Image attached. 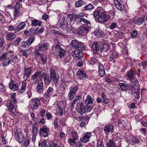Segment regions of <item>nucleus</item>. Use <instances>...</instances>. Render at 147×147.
<instances>
[{
	"instance_id": "680f3d73",
	"label": "nucleus",
	"mask_w": 147,
	"mask_h": 147,
	"mask_svg": "<svg viewBox=\"0 0 147 147\" xmlns=\"http://www.w3.org/2000/svg\"><path fill=\"white\" fill-rule=\"evenodd\" d=\"M21 38H16V40L14 41L13 42V44L15 46H17L19 44L20 42H21Z\"/></svg>"
},
{
	"instance_id": "3c124183",
	"label": "nucleus",
	"mask_w": 147,
	"mask_h": 147,
	"mask_svg": "<svg viewBox=\"0 0 147 147\" xmlns=\"http://www.w3.org/2000/svg\"><path fill=\"white\" fill-rule=\"evenodd\" d=\"M71 135L74 140H77L78 137L77 133L75 131H72L71 132Z\"/></svg>"
},
{
	"instance_id": "c9c22d12",
	"label": "nucleus",
	"mask_w": 147,
	"mask_h": 147,
	"mask_svg": "<svg viewBox=\"0 0 147 147\" xmlns=\"http://www.w3.org/2000/svg\"><path fill=\"white\" fill-rule=\"evenodd\" d=\"M107 147H116V144L113 139H111L109 140L106 144Z\"/></svg>"
},
{
	"instance_id": "a19ab883",
	"label": "nucleus",
	"mask_w": 147,
	"mask_h": 147,
	"mask_svg": "<svg viewBox=\"0 0 147 147\" xmlns=\"http://www.w3.org/2000/svg\"><path fill=\"white\" fill-rule=\"evenodd\" d=\"M98 63V59L95 57H91L89 61V64L92 65H93L96 63Z\"/></svg>"
},
{
	"instance_id": "69168bd1",
	"label": "nucleus",
	"mask_w": 147,
	"mask_h": 147,
	"mask_svg": "<svg viewBox=\"0 0 147 147\" xmlns=\"http://www.w3.org/2000/svg\"><path fill=\"white\" fill-rule=\"evenodd\" d=\"M46 115L47 119L49 120H50L52 117V115L48 111L46 113Z\"/></svg>"
},
{
	"instance_id": "a878e982",
	"label": "nucleus",
	"mask_w": 147,
	"mask_h": 147,
	"mask_svg": "<svg viewBox=\"0 0 147 147\" xmlns=\"http://www.w3.org/2000/svg\"><path fill=\"white\" fill-rule=\"evenodd\" d=\"M54 92V89L53 87L49 86L45 94L44 95V97L45 98H48Z\"/></svg>"
},
{
	"instance_id": "f704fd0d",
	"label": "nucleus",
	"mask_w": 147,
	"mask_h": 147,
	"mask_svg": "<svg viewBox=\"0 0 147 147\" xmlns=\"http://www.w3.org/2000/svg\"><path fill=\"white\" fill-rule=\"evenodd\" d=\"M133 22L137 25H140L144 23L145 22L144 18L142 17L138 18L137 19L133 20Z\"/></svg>"
},
{
	"instance_id": "5fc2aeb1",
	"label": "nucleus",
	"mask_w": 147,
	"mask_h": 147,
	"mask_svg": "<svg viewBox=\"0 0 147 147\" xmlns=\"http://www.w3.org/2000/svg\"><path fill=\"white\" fill-rule=\"evenodd\" d=\"M138 32L136 30H134L131 33V36L132 38H136L138 35Z\"/></svg>"
},
{
	"instance_id": "2eb2a0df",
	"label": "nucleus",
	"mask_w": 147,
	"mask_h": 147,
	"mask_svg": "<svg viewBox=\"0 0 147 147\" xmlns=\"http://www.w3.org/2000/svg\"><path fill=\"white\" fill-rule=\"evenodd\" d=\"M38 130V127L37 123H35L33 124L32 126V140L33 142H35L36 140Z\"/></svg>"
},
{
	"instance_id": "58836bf2",
	"label": "nucleus",
	"mask_w": 147,
	"mask_h": 147,
	"mask_svg": "<svg viewBox=\"0 0 147 147\" xmlns=\"http://www.w3.org/2000/svg\"><path fill=\"white\" fill-rule=\"evenodd\" d=\"M93 98L90 95H88L86 98L85 101V105H91L93 103Z\"/></svg>"
},
{
	"instance_id": "de8ad7c7",
	"label": "nucleus",
	"mask_w": 147,
	"mask_h": 147,
	"mask_svg": "<svg viewBox=\"0 0 147 147\" xmlns=\"http://www.w3.org/2000/svg\"><path fill=\"white\" fill-rule=\"evenodd\" d=\"M75 95L76 94L69 91L67 96L68 99L71 101L72 100Z\"/></svg>"
},
{
	"instance_id": "393cba45",
	"label": "nucleus",
	"mask_w": 147,
	"mask_h": 147,
	"mask_svg": "<svg viewBox=\"0 0 147 147\" xmlns=\"http://www.w3.org/2000/svg\"><path fill=\"white\" fill-rule=\"evenodd\" d=\"M98 69L100 76L101 77H104L105 75V72L104 67L102 64L99 63Z\"/></svg>"
},
{
	"instance_id": "6e6552de",
	"label": "nucleus",
	"mask_w": 147,
	"mask_h": 147,
	"mask_svg": "<svg viewBox=\"0 0 147 147\" xmlns=\"http://www.w3.org/2000/svg\"><path fill=\"white\" fill-rule=\"evenodd\" d=\"M17 102L16 99L13 101L10 100L8 105V110L10 113L14 114L16 112V108L15 104Z\"/></svg>"
},
{
	"instance_id": "052dcab7",
	"label": "nucleus",
	"mask_w": 147,
	"mask_h": 147,
	"mask_svg": "<svg viewBox=\"0 0 147 147\" xmlns=\"http://www.w3.org/2000/svg\"><path fill=\"white\" fill-rule=\"evenodd\" d=\"M47 59V57L45 56L42 55L40 56V59L41 60V61L43 63H46Z\"/></svg>"
},
{
	"instance_id": "4c0bfd02",
	"label": "nucleus",
	"mask_w": 147,
	"mask_h": 147,
	"mask_svg": "<svg viewBox=\"0 0 147 147\" xmlns=\"http://www.w3.org/2000/svg\"><path fill=\"white\" fill-rule=\"evenodd\" d=\"M119 86L121 90L123 91H126L128 88V85L125 83H119Z\"/></svg>"
},
{
	"instance_id": "b1692460",
	"label": "nucleus",
	"mask_w": 147,
	"mask_h": 147,
	"mask_svg": "<svg viewBox=\"0 0 147 147\" xmlns=\"http://www.w3.org/2000/svg\"><path fill=\"white\" fill-rule=\"evenodd\" d=\"M91 133L88 132L85 134V135L81 138L80 139V141L84 143H86L87 142L91 137Z\"/></svg>"
},
{
	"instance_id": "a211bd4d",
	"label": "nucleus",
	"mask_w": 147,
	"mask_h": 147,
	"mask_svg": "<svg viewBox=\"0 0 147 147\" xmlns=\"http://www.w3.org/2000/svg\"><path fill=\"white\" fill-rule=\"evenodd\" d=\"M73 56L77 60L81 59L84 56L82 53L80 51L76 50L73 52Z\"/></svg>"
},
{
	"instance_id": "1a4fd4ad",
	"label": "nucleus",
	"mask_w": 147,
	"mask_h": 147,
	"mask_svg": "<svg viewBox=\"0 0 147 147\" xmlns=\"http://www.w3.org/2000/svg\"><path fill=\"white\" fill-rule=\"evenodd\" d=\"M116 7L120 11H124L125 9L124 2L121 0H113Z\"/></svg>"
},
{
	"instance_id": "e433bc0d",
	"label": "nucleus",
	"mask_w": 147,
	"mask_h": 147,
	"mask_svg": "<svg viewBox=\"0 0 147 147\" xmlns=\"http://www.w3.org/2000/svg\"><path fill=\"white\" fill-rule=\"evenodd\" d=\"M24 141L23 143V145L25 147L28 146L30 143V138L28 136H26L25 139H24Z\"/></svg>"
},
{
	"instance_id": "0eeeda50",
	"label": "nucleus",
	"mask_w": 147,
	"mask_h": 147,
	"mask_svg": "<svg viewBox=\"0 0 147 147\" xmlns=\"http://www.w3.org/2000/svg\"><path fill=\"white\" fill-rule=\"evenodd\" d=\"M90 28L82 26L79 27L77 30V32L80 35L84 36L88 32Z\"/></svg>"
},
{
	"instance_id": "13d9d810",
	"label": "nucleus",
	"mask_w": 147,
	"mask_h": 147,
	"mask_svg": "<svg viewBox=\"0 0 147 147\" xmlns=\"http://www.w3.org/2000/svg\"><path fill=\"white\" fill-rule=\"evenodd\" d=\"M116 124L121 128H123L124 125L121 122L120 120H118L116 122Z\"/></svg>"
},
{
	"instance_id": "423d86ee",
	"label": "nucleus",
	"mask_w": 147,
	"mask_h": 147,
	"mask_svg": "<svg viewBox=\"0 0 147 147\" xmlns=\"http://www.w3.org/2000/svg\"><path fill=\"white\" fill-rule=\"evenodd\" d=\"M100 49L101 50V55L102 57L107 56L108 55V50L109 47L108 43H102Z\"/></svg>"
},
{
	"instance_id": "6ab92c4d",
	"label": "nucleus",
	"mask_w": 147,
	"mask_h": 147,
	"mask_svg": "<svg viewBox=\"0 0 147 147\" xmlns=\"http://www.w3.org/2000/svg\"><path fill=\"white\" fill-rule=\"evenodd\" d=\"M43 86L44 84L42 80L41 81L38 82L36 90L38 93H41L43 92L44 90Z\"/></svg>"
},
{
	"instance_id": "79ce46f5",
	"label": "nucleus",
	"mask_w": 147,
	"mask_h": 147,
	"mask_svg": "<svg viewBox=\"0 0 147 147\" xmlns=\"http://www.w3.org/2000/svg\"><path fill=\"white\" fill-rule=\"evenodd\" d=\"M132 141V144L134 145V144H138L139 145L140 141L138 139L134 136L132 137L131 138Z\"/></svg>"
},
{
	"instance_id": "ddd939ff",
	"label": "nucleus",
	"mask_w": 147,
	"mask_h": 147,
	"mask_svg": "<svg viewBox=\"0 0 147 147\" xmlns=\"http://www.w3.org/2000/svg\"><path fill=\"white\" fill-rule=\"evenodd\" d=\"M78 20L77 24L80 23L81 24L83 25V26L90 28L91 24L90 22L83 18L82 16H80Z\"/></svg>"
},
{
	"instance_id": "5701e85b",
	"label": "nucleus",
	"mask_w": 147,
	"mask_h": 147,
	"mask_svg": "<svg viewBox=\"0 0 147 147\" xmlns=\"http://www.w3.org/2000/svg\"><path fill=\"white\" fill-rule=\"evenodd\" d=\"M24 135L21 132H18L15 134L16 139L19 143H22L24 140Z\"/></svg>"
},
{
	"instance_id": "72a5a7b5",
	"label": "nucleus",
	"mask_w": 147,
	"mask_h": 147,
	"mask_svg": "<svg viewBox=\"0 0 147 147\" xmlns=\"http://www.w3.org/2000/svg\"><path fill=\"white\" fill-rule=\"evenodd\" d=\"M26 79H25L22 82V84L21 88L19 90V92L20 93H24L26 88Z\"/></svg>"
},
{
	"instance_id": "e2e57ef3",
	"label": "nucleus",
	"mask_w": 147,
	"mask_h": 147,
	"mask_svg": "<svg viewBox=\"0 0 147 147\" xmlns=\"http://www.w3.org/2000/svg\"><path fill=\"white\" fill-rule=\"evenodd\" d=\"M87 121L86 118H84L82 120V122L80 123V127H83L86 125V121Z\"/></svg>"
},
{
	"instance_id": "603ef678",
	"label": "nucleus",
	"mask_w": 147,
	"mask_h": 147,
	"mask_svg": "<svg viewBox=\"0 0 147 147\" xmlns=\"http://www.w3.org/2000/svg\"><path fill=\"white\" fill-rule=\"evenodd\" d=\"M58 118L57 117L55 118V119L54 121V126L55 129H58L59 127L58 123Z\"/></svg>"
},
{
	"instance_id": "49530a36",
	"label": "nucleus",
	"mask_w": 147,
	"mask_h": 147,
	"mask_svg": "<svg viewBox=\"0 0 147 147\" xmlns=\"http://www.w3.org/2000/svg\"><path fill=\"white\" fill-rule=\"evenodd\" d=\"M92 109V107L90 105H85V106L84 105L85 112H89Z\"/></svg>"
},
{
	"instance_id": "bb28decb",
	"label": "nucleus",
	"mask_w": 147,
	"mask_h": 147,
	"mask_svg": "<svg viewBox=\"0 0 147 147\" xmlns=\"http://www.w3.org/2000/svg\"><path fill=\"white\" fill-rule=\"evenodd\" d=\"M26 26V24L25 22H22L20 23L15 28V33L23 30Z\"/></svg>"
},
{
	"instance_id": "338daca9",
	"label": "nucleus",
	"mask_w": 147,
	"mask_h": 147,
	"mask_svg": "<svg viewBox=\"0 0 147 147\" xmlns=\"http://www.w3.org/2000/svg\"><path fill=\"white\" fill-rule=\"evenodd\" d=\"M8 30L10 31H14L15 32V28L14 26L12 25H10L9 26L8 28Z\"/></svg>"
},
{
	"instance_id": "20e7f679",
	"label": "nucleus",
	"mask_w": 147,
	"mask_h": 147,
	"mask_svg": "<svg viewBox=\"0 0 147 147\" xmlns=\"http://www.w3.org/2000/svg\"><path fill=\"white\" fill-rule=\"evenodd\" d=\"M55 52L57 55L58 58L64 57L65 54V51L64 49L62 48L60 45H56L55 46Z\"/></svg>"
},
{
	"instance_id": "7c9ffc66",
	"label": "nucleus",
	"mask_w": 147,
	"mask_h": 147,
	"mask_svg": "<svg viewBox=\"0 0 147 147\" xmlns=\"http://www.w3.org/2000/svg\"><path fill=\"white\" fill-rule=\"evenodd\" d=\"M16 36L13 33L9 32L7 34L6 38L8 40H12L16 37Z\"/></svg>"
},
{
	"instance_id": "f8f14e48",
	"label": "nucleus",
	"mask_w": 147,
	"mask_h": 147,
	"mask_svg": "<svg viewBox=\"0 0 147 147\" xmlns=\"http://www.w3.org/2000/svg\"><path fill=\"white\" fill-rule=\"evenodd\" d=\"M48 46L49 44L47 43H44L42 44L38 45L36 47L35 49V51L36 53V55H39L40 54L38 52L47 49Z\"/></svg>"
},
{
	"instance_id": "8fccbe9b",
	"label": "nucleus",
	"mask_w": 147,
	"mask_h": 147,
	"mask_svg": "<svg viewBox=\"0 0 147 147\" xmlns=\"http://www.w3.org/2000/svg\"><path fill=\"white\" fill-rule=\"evenodd\" d=\"M94 7V6L93 5L91 4H89L84 7V8L86 10H90L93 9Z\"/></svg>"
},
{
	"instance_id": "774afa93",
	"label": "nucleus",
	"mask_w": 147,
	"mask_h": 147,
	"mask_svg": "<svg viewBox=\"0 0 147 147\" xmlns=\"http://www.w3.org/2000/svg\"><path fill=\"white\" fill-rule=\"evenodd\" d=\"M131 93L132 94H134V96H135L136 98H139L140 96V95L139 94L138 92H135L134 93H133V92H132Z\"/></svg>"
},
{
	"instance_id": "cd10ccee",
	"label": "nucleus",
	"mask_w": 147,
	"mask_h": 147,
	"mask_svg": "<svg viewBox=\"0 0 147 147\" xmlns=\"http://www.w3.org/2000/svg\"><path fill=\"white\" fill-rule=\"evenodd\" d=\"M126 76L127 77V79L130 80L132 82H133V80L135 77L134 76V71L131 69H130L126 73Z\"/></svg>"
},
{
	"instance_id": "37998d69",
	"label": "nucleus",
	"mask_w": 147,
	"mask_h": 147,
	"mask_svg": "<svg viewBox=\"0 0 147 147\" xmlns=\"http://www.w3.org/2000/svg\"><path fill=\"white\" fill-rule=\"evenodd\" d=\"M84 4V1L82 0H79L76 1L75 3V6L76 7H81Z\"/></svg>"
},
{
	"instance_id": "2f4dec72",
	"label": "nucleus",
	"mask_w": 147,
	"mask_h": 147,
	"mask_svg": "<svg viewBox=\"0 0 147 147\" xmlns=\"http://www.w3.org/2000/svg\"><path fill=\"white\" fill-rule=\"evenodd\" d=\"M13 62V61L12 59V58L11 59L7 57L4 59L2 63V65L3 66H7L9 64Z\"/></svg>"
},
{
	"instance_id": "c03bdc74",
	"label": "nucleus",
	"mask_w": 147,
	"mask_h": 147,
	"mask_svg": "<svg viewBox=\"0 0 147 147\" xmlns=\"http://www.w3.org/2000/svg\"><path fill=\"white\" fill-rule=\"evenodd\" d=\"M59 26L61 28L65 29L67 27V22L63 20L62 22L60 24Z\"/></svg>"
},
{
	"instance_id": "864d4df0",
	"label": "nucleus",
	"mask_w": 147,
	"mask_h": 147,
	"mask_svg": "<svg viewBox=\"0 0 147 147\" xmlns=\"http://www.w3.org/2000/svg\"><path fill=\"white\" fill-rule=\"evenodd\" d=\"M35 39V37L33 36H31L30 38L27 41L29 44L30 45L34 41Z\"/></svg>"
},
{
	"instance_id": "aec40b11",
	"label": "nucleus",
	"mask_w": 147,
	"mask_h": 147,
	"mask_svg": "<svg viewBox=\"0 0 147 147\" xmlns=\"http://www.w3.org/2000/svg\"><path fill=\"white\" fill-rule=\"evenodd\" d=\"M91 50L92 51L94 55L97 54L99 51V45L97 41H95L93 43L91 47Z\"/></svg>"
},
{
	"instance_id": "39448f33",
	"label": "nucleus",
	"mask_w": 147,
	"mask_h": 147,
	"mask_svg": "<svg viewBox=\"0 0 147 147\" xmlns=\"http://www.w3.org/2000/svg\"><path fill=\"white\" fill-rule=\"evenodd\" d=\"M40 103V101L38 98H34L30 101V106L32 111L36 110Z\"/></svg>"
},
{
	"instance_id": "7ed1b4c3",
	"label": "nucleus",
	"mask_w": 147,
	"mask_h": 147,
	"mask_svg": "<svg viewBox=\"0 0 147 147\" xmlns=\"http://www.w3.org/2000/svg\"><path fill=\"white\" fill-rule=\"evenodd\" d=\"M49 71L50 76L53 79V81L55 84L58 83L59 79V77L57 74L56 71L53 68L50 67Z\"/></svg>"
},
{
	"instance_id": "4d7b16f0",
	"label": "nucleus",
	"mask_w": 147,
	"mask_h": 147,
	"mask_svg": "<svg viewBox=\"0 0 147 147\" xmlns=\"http://www.w3.org/2000/svg\"><path fill=\"white\" fill-rule=\"evenodd\" d=\"M22 47L24 48L28 47L30 45L29 44L27 41L26 42L23 41L22 42Z\"/></svg>"
},
{
	"instance_id": "bf43d9fd",
	"label": "nucleus",
	"mask_w": 147,
	"mask_h": 147,
	"mask_svg": "<svg viewBox=\"0 0 147 147\" xmlns=\"http://www.w3.org/2000/svg\"><path fill=\"white\" fill-rule=\"evenodd\" d=\"M7 53L6 52H5L3 53L1 56H0L1 61H2L3 59H5V58L7 57Z\"/></svg>"
},
{
	"instance_id": "0e129e2a",
	"label": "nucleus",
	"mask_w": 147,
	"mask_h": 147,
	"mask_svg": "<svg viewBox=\"0 0 147 147\" xmlns=\"http://www.w3.org/2000/svg\"><path fill=\"white\" fill-rule=\"evenodd\" d=\"M117 27V24L116 23H112L109 26V28L111 29H113Z\"/></svg>"
},
{
	"instance_id": "4be33fe9",
	"label": "nucleus",
	"mask_w": 147,
	"mask_h": 147,
	"mask_svg": "<svg viewBox=\"0 0 147 147\" xmlns=\"http://www.w3.org/2000/svg\"><path fill=\"white\" fill-rule=\"evenodd\" d=\"M33 68L32 67H30L28 68L25 67L24 69V77H25L26 76V79H27L28 77H30Z\"/></svg>"
},
{
	"instance_id": "a18cd8bd",
	"label": "nucleus",
	"mask_w": 147,
	"mask_h": 147,
	"mask_svg": "<svg viewBox=\"0 0 147 147\" xmlns=\"http://www.w3.org/2000/svg\"><path fill=\"white\" fill-rule=\"evenodd\" d=\"M96 147H104L102 139H100L97 140Z\"/></svg>"
},
{
	"instance_id": "9b49d317",
	"label": "nucleus",
	"mask_w": 147,
	"mask_h": 147,
	"mask_svg": "<svg viewBox=\"0 0 147 147\" xmlns=\"http://www.w3.org/2000/svg\"><path fill=\"white\" fill-rule=\"evenodd\" d=\"M49 131V129L46 125L43 126L40 129L39 134L42 137H46L48 136Z\"/></svg>"
},
{
	"instance_id": "f257e3e1",
	"label": "nucleus",
	"mask_w": 147,
	"mask_h": 147,
	"mask_svg": "<svg viewBox=\"0 0 147 147\" xmlns=\"http://www.w3.org/2000/svg\"><path fill=\"white\" fill-rule=\"evenodd\" d=\"M94 16L101 23H105L109 19L110 16H107L104 12L103 9L98 7L94 12Z\"/></svg>"
},
{
	"instance_id": "412c9836",
	"label": "nucleus",
	"mask_w": 147,
	"mask_h": 147,
	"mask_svg": "<svg viewBox=\"0 0 147 147\" xmlns=\"http://www.w3.org/2000/svg\"><path fill=\"white\" fill-rule=\"evenodd\" d=\"M104 131L107 134L112 133L114 131V126L112 124L107 125L104 128Z\"/></svg>"
},
{
	"instance_id": "f3484780",
	"label": "nucleus",
	"mask_w": 147,
	"mask_h": 147,
	"mask_svg": "<svg viewBox=\"0 0 147 147\" xmlns=\"http://www.w3.org/2000/svg\"><path fill=\"white\" fill-rule=\"evenodd\" d=\"M42 72V71H38L32 76L31 79L32 80L33 84H36L38 80V77L39 76Z\"/></svg>"
},
{
	"instance_id": "c85d7f7f",
	"label": "nucleus",
	"mask_w": 147,
	"mask_h": 147,
	"mask_svg": "<svg viewBox=\"0 0 147 147\" xmlns=\"http://www.w3.org/2000/svg\"><path fill=\"white\" fill-rule=\"evenodd\" d=\"M9 88L11 90L15 91L18 88V86L17 84H15L13 80H11L9 84Z\"/></svg>"
},
{
	"instance_id": "dca6fc26",
	"label": "nucleus",
	"mask_w": 147,
	"mask_h": 147,
	"mask_svg": "<svg viewBox=\"0 0 147 147\" xmlns=\"http://www.w3.org/2000/svg\"><path fill=\"white\" fill-rule=\"evenodd\" d=\"M77 77L81 80H85L88 78L87 75L85 71L82 70H79L77 73Z\"/></svg>"
},
{
	"instance_id": "ea45409f",
	"label": "nucleus",
	"mask_w": 147,
	"mask_h": 147,
	"mask_svg": "<svg viewBox=\"0 0 147 147\" xmlns=\"http://www.w3.org/2000/svg\"><path fill=\"white\" fill-rule=\"evenodd\" d=\"M42 22L36 19L33 20L31 21V25L34 27L37 26H40Z\"/></svg>"
},
{
	"instance_id": "9d476101",
	"label": "nucleus",
	"mask_w": 147,
	"mask_h": 147,
	"mask_svg": "<svg viewBox=\"0 0 147 147\" xmlns=\"http://www.w3.org/2000/svg\"><path fill=\"white\" fill-rule=\"evenodd\" d=\"M41 78L44 79V84L45 85H49L53 81V79L49 76V75L47 73L44 72L40 75Z\"/></svg>"
},
{
	"instance_id": "473e14b6",
	"label": "nucleus",
	"mask_w": 147,
	"mask_h": 147,
	"mask_svg": "<svg viewBox=\"0 0 147 147\" xmlns=\"http://www.w3.org/2000/svg\"><path fill=\"white\" fill-rule=\"evenodd\" d=\"M20 3L17 2L14 6L15 9L14 10V14L15 16L17 17L20 14Z\"/></svg>"
},
{
	"instance_id": "4468645a",
	"label": "nucleus",
	"mask_w": 147,
	"mask_h": 147,
	"mask_svg": "<svg viewBox=\"0 0 147 147\" xmlns=\"http://www.w3.org/2000/svg\"><path fill=\"white\" fill-rule=\"evenodd\" d=\"M76 105V110L77 112L80 115H82L85 113L84 103L81 102H79L77 103Z\"/></svg>"
},
{
	"instance_id": "c756f323",
	"label": "nucleus",
	"mask_w": 147,
	"mask_h": 147,
	"mask_svg": "<svg viewBox=\"0 0 147 147\" xmlns=\"http://www.w3.org/2000/svg\"><path fill=\"white\" fill-rule=\"evenodd\" d=\"M81 15L80 14L75 15L74 14H70L69 16V17L71 21H74L76 23H77L78 20L80 16H81Z\"/></svg>"
},
{
	"instance_id": "09e8293b",
	"label": "nucleus",
	"mask_w": 147,
	"mask_h": 147,
	"mask_svg": "<svg viewBox=\"0 0 147 147\" xmlns=\"http://www.w3.org/2000/svg\"><path fill=\"white\" fill-rule=\"evenodd\" d=\"M78 89V88L76 86L70 87L69 91L76 94V92Z\"/></svg>"
},
{
	"instance_id": "6e6d98bb",
	"label": "nucleus",
	"mask_w": 147,
	"mask_h": 147,
	"mask_svg": "<svg viewBox=\"0 0 147 147\" xmlns=\"http://www.w3.org/2000/svg\"><path fill=\"white\" fill-rule=\"evenodd\" d=\"M75 140H74V139L69 138L68 139V142L70 145L73 146L76 143Z\"/></svg>"
},
{
	"instance_id": "f03ea898",
	"label": "nucleus",
	"mask_w": 147,
	"mask_h": 147,
	"mask_svg": "<svg viewBox=\"0 0 147 147\" xmlns=\"http://www.w3.org/2000/svg\"><path fill=\"white\" fill-rule=\"evenodd\" d=\"M70 45L72 47L78 49V50L83 51L85 50L86 47L84 44L77 40H72L70 43Z\"/></svg>"
}]
</instances>
